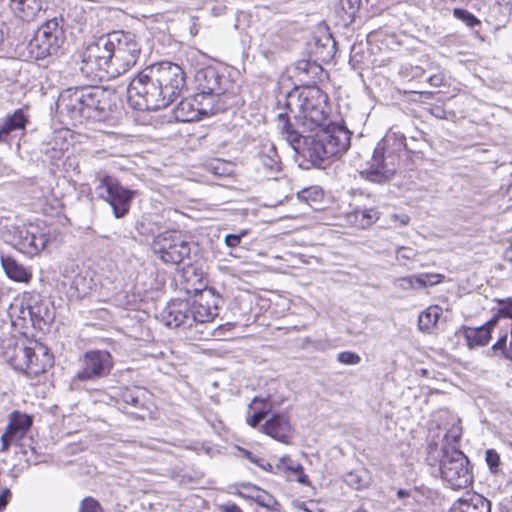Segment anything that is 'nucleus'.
<instances>
[{
  "label": "nucleus",
  "instance_id": "obj_56",
  "mask_svg": "<svg viewBox=\"0 0 512 512\" xmlns=\"http://www.w3.org/2000/svg\"><path fill=\"white\" fill-rule=\"evenodd\" d=\"M9 494L8 490L3 491V493L0 495V510L4 509L7 505V495Z\"/></svg>",
  "mask_w": 512,
  "mask_h": 512
},
{
  "label": "nucleus",
  "instance_id": "obj_33",
  "mask_svg": "<svg viewBox=\"0 0 512 512\" xmlns=\"http://www.w3.org/2000/svg\"><path fill=\"white\" fill-rule=\"evenodd\" d=\"M50 309L47 305L41 302L35 301L31 303V325L36 327L40 326L41 322L44 324L52 320Z\"/></svg>",
  "mask_w": 512,
  "mask_h": 512
},
{
  "label": "nucleus",
  "instance_id": "obj_60",
  "mask_svg": "<svg viewBox=\"0 0 512 512\" xmlns=\"http://www.w3.org/2000/svg\"><path fill=\"white\" fill-rule=\"evenodd\" d=\"M292 105H293V104H292V102H291V101H290V102H288V104H287V108L290 110V112L295 113L294 109L292 108Z\"/></svg>",
  "mask_w": 512,
  "mask_h": 512
},
{
  "label": "nucleus",
  "instance_id": "obj_11",
  "mask_svg": "<svg viewBox=\"0 0 512 512\" xmlns=\"http://www.w3.org/2000/svg\"><path fill=\"white\" fill-rule=\"evenodd\" d=\"M86 87H72L60 92L56 102V112L61 122L66 124L84 123Z\"/></svg>",
  "mask_w": 512,
  "mask_h": 512
},
{
  "label": "nucleus",
  "instance_id": "obj_59",
  "mask_svg": "<svg viewBox=\"0 0 512 512\" xmlns=\"http://www.w3.org/2000/svg\"><path fill=\"white\" fill-rule=\"evenodd\" d=\"M3 42V29H2V25L0 24V45L2 44Z\"/></svg>",
  "mask_w": 512,
  "mask_h": 512
},
{
  "label": "nucleus",
  "instance_id": "obj_19",
  "mask_svg": "<svg viewBox=\"0 0 512 512\" xmlns=\"http://www.w3.org/2000/svg\"><path fill=\"white\" fill-rule=\"evenodd\" d=\"M189 309V298L172 300L161 311V321L171 328H177L182 325L191 327L192 319Z\"/></svg>",
  "mask_w": 512,
  "mask_h": 512
},
{
  "label": "nucleus",
  "instance_id": "obj_4",
  "mask_svg": "<svg viewBox=\"0 0 512 512\" xmlns=\"http://www.w3.org/2000/svg\"><path fill=\"white\" fill-rule=\"evenodd\" d=\"M152 65L140 71L127 87V99L134 109L155 111L168 106Z\"/></svg>",
  "mask_w": 512,
  "mask_h": 512
},
{
  "label": "nucleus",
  "instance_id": "obj_23",
  "mask_svg": "<svg viewBox=\"0 0 512 512\" xmlns=\"http://www.w3.org/2000/svg\"><path fill=\"white\" fill-rule=\"evenodd\" d=\"M450 512H491V503L478 493H466L454 502Z\"/></svg>",
  "mask_w": 512,
  "mask_h": 512
},
{
  "label": "nucleus",
  "instance_id": "obj_50",
  "mask_svg": "<svg viewBox=\"0 0 512 512\" xmlns=\"http://www.w3.org/2000/svg\"><path fill=\"white\" fill-rule=\"evenodd\" d=\"M14 435L15 434L13 432H11V429H8V428L5 431V433L2 434V436H1V442H2L1 451L5 452L9 449Z\"/></svg>",
  "mask_w": 512,
  "mask_h": 512
},
{
  "label": "nucleus",
  "instance_id": "obj_9",
  "mask_svg": "<svg viewBox=\"0 0 512 512\" xmlns=\"http://www.w3.org/2000/svg\"><path fill=\"white\" fill-rule=\"evenodd\" d=\"M226 82L227 80L219 75L215 68L200 69L195 74L196 94L205 101L211 102V105L215 106L219 112L223 111L226 108L224 101Z\"/></svg>",
  "mask_w": 512,
  "mask_h": 512
},
{
  "label": "nucleus",
  "instance_id": "obj_41",
  "mask_svg": "<svg viewBox=\"0 0 512 512\" xmlns=\"http://www.w3.org/2000/svg\"><path fill=\"white\" fill-rule=\"evenodd\" d=\"M453 15L455 18L463 21L467 26L471 28L480 24V21L472 13L465 9L455 8L453 10Z\"/></svg>",
  "mask_w": 512,
  "mask_h": 512
},
{
  "label": "nucleus",
  "instance_id": "obj_22",
  "mask_svg": "<svg viewBox=\"0 0 512 512\" xmlns=\"http://www.w3.org/2000/svg\"><path fill=\"white\" fill-rule=\"evenodd\" d=\"M261 431L281 443L288 444L292 437L293 428L285 414L274 413L266 419L261 426Z\"/></svg>",
  "mask_w": 512,
  "mask_h": 512
},
{
  "label": "nucleus",
  "instance_id": "obj_7",
  "mask_svg": "<svg viewBox=\"0 0 512 512\" xmlns=\"http://www.w3.org/2000/svg\"><path fill=\"white\" fill-rule=\"evenodd\" d=\"M96 194L107 202L116 218H123L130 210L136 191L120 184L113 176L101 175L97 177Z\"/></svg>",
  "mask_w": 512,
  "mask_h": 512
},
{
  "label": "nucleus",
  "instance_id": "obj_39",
  "mask_svg": "<svg viewBox=\"0 0 512 512\" xmlns=\"http://www.w3.org/2000/svg\"><path fill=\"white\" fill-rule=\"evenodd\" d=\"M499 308L491 319H495V325L500 318H509L512 320V297L507 299H498Z\"/></svg>",
  "mask_w": 512,
  "mask_h": 512
},
{
  "label": "nucleus",
  "instance_id": "obj_43",
  "mask_svg": "<svg viewBox=\"0 0 512 512\" xmlns=\"http://www.w3.org/2000/svg\"><path fill=\"white\" fill-rule=\"evenodd\" d=\"M245 456L247 459H249L252 463L256 464L258 467L263 469L264 471L273 473L274 471V465L265 460L262 457H259L257 455H254L253 453L249 451H245Z\"/></svg>",
  "mask_w": 512,
  "mask_h": 512
},
{
  "label": "nucleus",
  "instance_id": "obj_37",
  "mask_svg": "<svg viewBox=\"0 0 512 512\" xmlns=\"http://www.w3.org/2000/svg\"><path fill=\"white\" fill-rule=\"evenodd\" d=\"M268 400V398L260 399L258 397H255L252 401L251 405H255L258 402H263L264 407L262 409H259L258 411H255L252 416L247 417V424L253 428L257 427L261 421L267 418L269 412H270V406L266 408L265 402Z\"/></svg>",
  "mask_w": 512,
  "mask_h": 512
},
{
  "label": "nucleus",
  "instance_id": "obj_32",
  "mask_svg": "<svg viewBox=\"0 0 512 512\" xmlns=\"http://www.w3.org/2000/svg\"><path fill=\"white\" fill-rule=\"evenodd\" d=\"M255 502L263 508L262 511L256 510L255 512H279L281 505L280 503L270 494L259 489L256 490V494L252 496Z\"/></svg>",
  "mask_w": 512,
  "mask_h": 512
},
{
  "label": "nucleus",
  "instance_id": "obj_13",
  "mask_svg": "<svg viewBox=\"0 0 512 512\" xmlns=\"http://www.w3.org/2000/svg\"><path fill=\"white\" fill-rule=\"evenodd\" d=\"M387 140L383 139L377 143L372 158L368 162V168L362 172L366 179L374 183H385L389 181L396 172V156L387 153Z\"/></svg>",
  "mask_w": 512,
  "mask_h": 512
},
{
  "label": "nucleus",
  "instance_id": "obj_58",
  "mask_svg": "<svg viewBox=\"0 0 512 512\" xmlns=\"http://www.w3.org/2000/svg\"><path fill=\"white\" fill-rule=\"evenodd\" d=\"M408 495H409V493H408L406 490H404V489H399V490L397 491V496H398V498H400V499L405 498V497H407Z\"/></svg>",
  "mask_w": 512,
  "mask_h": 512
},
{
  "label": "nucleus",
  "instance_id": "obj_48",
  "mask_svg": "<svg viewBox=\"0 0 512 512\" xmlns=\"http://www.w3.org/2000/svg\"><path fill=\"white\" fill-rule=\"evenodd\" d=\"M345 482L354 489H361L364 486V481L357 472H349L345 476Z\"/></svg>",
  "mask_w": 512,
  "mask_h": 512
},
{
  "label": "nucleus",
  "instance_id": "obj_21",
  "mask_svg": "<svg viewBox=\"0 0 512 512\" xmlns=\"http://www.w3.org/2000/svg\"><path fill=\"white\" fill-rule=\"evenodd\" d=\"M28 122L27 115L23 109H17L9 115L0 126V145L11 146L12 142L22 136Z\"/></svg>",
  "mask_w": 512,
  "mask_h": 512
},
{
  "label": "nucleus",
  "instance_id": "obj_46",
  "mask_svg": "<svg viewBox=\"0 0 512 512\" xmlns=\"http://www.w3.org/2000/svg\"><path fill=\"white\" fill-rule=\"evenodd\" d=\"M248 235V230H241L237 234H228L225 236L224 242L229 248H236L240 245L242 238Z\"/></svg>",
  "mask_w": 512,
  "mask_h": 512
},
{
  "label": "nucleus",
  "instance_id": "obj_29",
  "mask_svg": "<svg viewBox=\"0 0 512 512\" xmlns=\"http://www.w3.org/2000/svg\"><path fill=\"white\" fill-rule=\"evenodd\" d=\"M347 222L354 227L365 229L379 219V212L374 208L356 207L347 213Z\"/></svg>",
  "mask_w": 512,
  "mask_h": 512
},
{
  "label": "nucleus",
  "instance_id": "obj_49",
  "mask_svg": "<svg viewBox=\"0 0 512 512\" xmlns=\"http://www.w3.org/2000/svg\"><path fill=\"white\" fill-rule=\"evenodd\" d=\"M294 473L291 474L290 479H295L299 483L303 485H309V477L304 473V468L301 464H298V466H295Z\"/></svg>",
  "mask_w": 512,
  "mask_h": 512
},
{
  "label": "nucleus",
  "instance_id": "obj_12",
  "mask_svg": "<svg viewBox=\"0 0 512 512\" xmlns=\"http://www.w3.org/2000/svg\"><path fill=\"white\" fill-rule=\"evenodd\" d=\"M152 67L169 106L185 87V72L181 66L172 62H159L152 64Z\"/></svg>",
  "mask_w": 512,
  "mask_h": 512
},
{
  "label": "nucleus",
  "instance_id": "obj_30",
  "mask_svg": "<svg viewBox=\"0 0 512 512\" xmlns=\"http://www.w3.org/2000/svg\"><path fill=\"white\" fill-rule=\"evenodd\" d=\"M441 315H442L441 307H439L437 305L428 307L418 317L419 329L423 332L430 333L436 327V324Z\"/></svg>",
  "mask_w": 512,
  "mask_h": 512
},
{
  "label": "nucleus",
  "instance_id": "obj_3",
  "mask_svg": "<svg viewBox=\"0 0 512 512\" xmlns=\"http://www.w3.org/2000/svg\"><path fill=\"white\" fill-rule=\"evenodd\" d=\"M3 355L13 369L35 377L53 365V355L49 348L25 338L10 337L3 341Z\"/></svg>",
  "mask_w": 512,
  "mask_h": 512
},
{
  "label": "nucleus",
  "instance_id": "obj_1",
  "mask_svg": "<svg viewBox=\"0 0 512 512\" xmlns=\"http://www.w3.org/2000/svg\"><path fill=\"white\" fill-rule=\"evenodd\" d=\"M141 47L130 32L113 31L89 43L81 54V72L88 78H115L137 62Z\"/></svg>",
  "mask_w": 512,
  "mask_h": 512
},
{
  "label": "nucleus",
  "instance_id": "obj_15",
  "mask_svg": "<svg viewBox=\"0 0 512 512\" xmlns=\"http://www.w3.org/2000/svg\"><path fill=\"white\" fill-rule=\"evenodd\" d=\"M112 367V356L108 351H88L81 360V368L76 373L74 381H89L105 377L110 373Z\"/></svg>",
  "mask_w": 512,
  "mask_h": 512
},
{
  "label": "nucleus",
  "instance_id": "obj_54",
  "mask_svg": "<svg viewBox=\"0 0 512 512\" xmlns=\"http://www.w3.org/2000/svg\"><path fill=\"white\" fill-rule=\"evenodd\" d=\"M428 82L433 87H440L444 82V78L441 74H434L428 78Z\"/></svg>",
  "mask_w": 512,
  "mask_h": 512
},
{
  "label": "nucleus",
  "instance_id": "obj_16",
  "mask_svg": "<svg viewBox=\"0 0 512 512\" xmlns=\"http://www.w3.org/2000/svg\"><path fill=\"white\" fill-rule=\"evenodd\" d=\"M221 299L211 288L197 291L189 298L190 314L193 323H207L219 314Z\"/></svg>",
  "mask_w": 512,
  "mask_h": 512
},
{
  "label": "nucleus",
  "instance_id": "obj_53",
  "mask_svg": "<svg viewBox=\"0 0 512 512\" xmlns=\"http://www.w3.org/2000/svg\"><path fill=\"white\" fill-rule=\"evenodd\" d=\"M460 438L459 429H451L448 433L445 434V440L448 444L456 443Z\"/></svg>",
  "mask_w": 512,
  "mask_h": 512
},
{
  "label": "nucleus",
  "instance_id": "obj_2",
  "mask_svg": "<svg viewBox=\"0 0 512 512\" xmlns=\"http://www.w3.org/2000/svg\"><path fill=\"white\" fill-rule=\"evenodd\" d=\"M278 127L294 151L314 166H321L324 160L339 156L350 147L351 133L339 124L333 123L314 134L301 136L292 129L288 115L280 113Z\"/></svg>",
  "mask_w": 512,
  "mask_h": 512
},
{
  "label": "nucleus",
  "instance_id": "obj_47",
  "mask_svg": "<svg viewBox=\"0 0 512 512\" xmlns=\"http://www.w3.org/2000/svg\"><path fill=\"white\" fill-rule=\"evenodd\" d=\"M485 460L492 472H496L500 464V456L494 449H488L485 453Z\"/></svg>",
  "mask_w": 512,
  "mask_h": 512
},
{
  "label": "nucleus",
  "instance_id": "obj_45",
  "mask_svg": "<svg viewBox=\"0 0 512 512\" xmlns=\"http://www.w3.org/2000/svg\"><path fill=\"white\" fill-rule=\"evenodd\" d=\"M79 512H104L101 505L95 499L86 497L82 500Z\"/></svg>",
  "mask_w": 512,
  "mask_h": 512
},
{
  "label": "nucleus",
  "instance_id": "obj_42",
  "mask_svg": "<svg viewBox=\"0 0 512 512\" xmlns=\"http://www.w3.org/2000/svg\"><path fill=\"white\" fill-rule=\"evenodd\" d=\"M337 361L344 365H358L361 362V357L352 351H342L337 355Z\"/></svg>",
  "mask_w": 512,
  "mask_h": 512
},
{
  "label": "nucleus",
  "instance_id": "obj_52",
  "mask_svg": "<svg viewBox=\"0 0 512 512\" xmlns=\"http://www.w3.org/2000/svg\"><path fill=\"white\" fill-rule=\"evenodd\" d=\"M414 256H415V252H414V250H412V249H410V248L401 247V248L397 251V257H398L399 259H406V260H410V259H412Z\"/></svg>",
  "mask_w": 512,
  "mask_h": 512
},
{
  "label": "nucleus",
  "instance_id": "obj_51",
  "mask_svg": "<svg viewBox=\"0 0 512 512\" xmlns=\"http://www.w3.org/2000/svg\"><path fill=\"white\" fill-rule=\"evenodd\" d=\"M506 343H507V334L500 337L497 342L492 346V350L497 352L501 351V354L505 357L506 354Z\"/></svg>",
  "mask_w": 512,
  "mask_h": 512
},
{
  "label": "nucleus",
  "instance_id": "obj_8",
  "mask_svg": "<svg viewBox=\"0 0 512 512\" xmlns=\"http://www.w3.org/2000/svg\"><path fill=\"white\" fill-rule=\"evenodd\" d=\"M310 95L297 98L298 111L294 114L295 119L308 131H317L326 128L332 123L329 122L327 113L324 110L321 93L318 89L309 91Z\"/></svg>",
  "mask_w": 512,
  "mask_h": 512
},
{
  "label": "nucleus",
  "instance_id": "obj_62",
  "mask_svg": "<svg viewBox=\"0 0 512 512\" xmlns=\"http://www.w3.org/2000/svg\"><path fill=\"white\" fill-rule=\"evenodd\" d=\"M506 354H512V338L510 341L509 349L506 351Z\"/></svg>",
  "mask_w": 512,
  "mask_h": 512
},
{
  "label": "nucleus",
  "instance_id": "obj_40",
  "mask_svg": "<svg viewBox=\"0 0 512 512\" xmlns=\"http://www.w3.org/2000/svg\"><path fill=\"white\" fill-rule=\"evenodd\" d=\"M362 0H340V6L349 22H353L356 14L360 10Z\"/></svg>",
  "mask_w": 512,
  "mask_h": 512
},
{
  "label": "nucleus",
  "instance_id": "obj_35",
  "mask_svg": "<svg viewBox=\"0 0 512 512\" xmlns=\"http://www.w3.org/2000/svg\"><path fill=\"white\" fill-rule=\"evenodd\" d=\"M322 198L323 190L319 186H311L298 192V199L307 203L308 205L318 203L322 200Z\"/></svg>",
  "mask_w": 512,
  "mask_h": 512
},
{
  "label": "nucleus",
  "instance_id": "obj_20",
  "mask_svg": "<svg viewBox=\"0 0 512 512\" xmlns=\"http://www.w3.org/2000/svg\"><path fill=\"white\" fill-rule=\"evenodd\" d=\"M64 284L69 285L73 290L72 296L77 298L85 297L93 288V279L88 271H83L75 263L65 265L62 270Z\"/></svg>",
  "mask_w": 512,
  "mask_h": 512
},
{
  "label": "nucleus",
  "instance_id": "obj_26",
  "mask_svg": "<svg viewBox=\"0 0 512 512\" xmlns=\"http://www.w3.org/2000/svg\"><path fill=\"white\" fill-rule=\"evenodd\" d=\"M12 13L23 21H32L43 9V0H9Z\"/></svg>",
  "mask_w": 512,
  "mask_h": 512
},
{
  "label": "nucleus",
  "instance_id": "obj_5",
  "mask_svg": "<svg viewBox=\"0 0 512 512\" xmlns=\"http://www.w3.org/2000/svg\"><path fill=\"white\" fill-rule=\"evenodd\" d=\"M7 241L21 253L38 255L57 240V234L44 223L12 226L6 233Z\"/></svg>",
  "mask_w": 512,
  "mask_h": 512
},
{
  "label": "nucleus",
  "instance_id": "obj_24",
  "mask_svg": "<svg viewBox=\"0 0 512 512\" xmlns=\"http://www.w3.org/2000/svg\"><path fill=\"white\" fill-rule=\"evenodd\" d=\"M442 276L433 273H421L395 279L394 286L402 291L432 286L441 282Z\"/></svg>",
  "mask_w": 512,
  "mask_h": 512
},
{
  "label": "nucleus",
  "instance_id": "obj_44",
  "mask_svg": "<svg viewBox=\"0 0 512 512\" xmlns=\"http://www.w3.org/2000/svg\"><path fill=\"white\" fill-rule=\"evenodd\" d=\"M140 394H143V390L138 388L134 390H127L122 395L123 401L134 407H138L141 404Z\"/></svg>",
  "mask_w": 512,
  "mask_h": 512
},
{
  "label": "nucleus",
  "instance_id": "obj_14",
  "mask_svg": "<svg viewBox=\"0 0 512 512\" xmlns=\"http://www.w3.org/2000/svg\"><path fill=\"white\" fill-rule=\"evenodd\" d=\"M62 42V28L57 18H53L38 28L30 42V48L32 52H35L36 58H45L56 54Z\"/></svg>",
  "mask_w": 512,
  "mask_h": 512
},
{
  "label": "nucleus",
  "instance_id": "obj_25",
  "mask_svg": "<svg viewBox=\"0 0 512 512\" xmlns=\"http://www.w3.org/2000/svg\"><path fill=\"white\" fill-rule=\"evenodd\" d=\"M8 315L11 324L17 329H24L31 324V300L16 299L10 304Z\"/></svg>",
  "mask_w": 512,
  "mask_h": 512
},
{
  "label": "nucleus",
  "instance_id": "obj_18",
  "mask_svg": "<svg viewBox=\"0 0 512 512\" xmlns=\"http://www.w3.org/2000/svg\"><path fill=\"white\" fill-rule=\"evenodd\" d=\"M84 122L103 120L109 108L108 92L99 86H86Z\"/></svg>",
  "mask_w": 512,
  "mask_h": 512
},
{
  "label": "nucleus",
  "instance_id": "obj_27",
  "mask_svg": "<svg viewBox=\"0 0 512 512\" xmlns=\"http://www.w3.org/2000/svg\"><path fill=\"white\" fill-rule=\"evenodd\" d=\"M1 264L7 277L13 281L28 283L32 278V271L9 255H1Z\"/></svg>",
  "mask_w": 512,
  "mask_h": 512
},
{
  "label": "nucleus",
  "instance_id": "obj_17",
  "mask_svg": "<svg viewBox=\"0 0 512 512\" xmlns=\"http://www.w3.org/2000/svg\"><path fill=\"white\" fill-rule=\"evenodd\" d=\"M219 111L211 102L205 101L196 93L192 97L183 99L175 108L174 116L179 122H192L202 116L213 115Z\"/></svg>",
  "mask_w": 512,
  "mask_h": 512
},
{
  "label": "nucleus",
  "instance_id": "obj_31",
  "mask_svg": "<svg viewBox=\"0 0 512 512\" xmlns=\"http://www.w3.org/2000/svg\"><path fill=\"white\" fill-rule=\"evenodd\" d=\"M258 161L267 177L280 170L279 157L274 147H270L267 153H260L258 155Z\"/></svg>",
  "mask_w": 512,
  "mask_h": 512
},
{
  "label": "nucleus",
  "instance_id": "obj_34",
  "mask_svg": "<svg viewBox=\"0 0 512 512\" xmlns=\"http://www.w3.org/2000/svg\"><path fill=\"white\" fill-rule=\"evenodd\" d=\"M32 425V418L26 414L14 412L11 416V421L8 425V429L14 434L18 431L25 433Z\"/></svg>",
  "mask_w": 512,
  "mask_h": 512
},
{
  "label": "nucleus",
  "instance_id": "obj_28",
  "mask_svg": "<svg viewBox=\"0 0 512 512\" xmlns=\"http://www.w3.org/2000/svg\"><path fill=\"white\" fill-rule=\"evenodd\" d=\"M495 326V319L488 320L485 324L476 328H466L464 331L465 340L470 348L485 346L491 339V331Z\"/></svg>",
  "mask_w": 512,
  "mask_h": 512
},
{
  "label": "nucleus",
  "instance_id": "obj_6",
  "mask_svg": "<svg viewBox=\"0 0 512 512\" xmlns=\"http://www.w3.org/2000/svg\"><path fill=\"white\" fill-rule=\"evenodd\" d=\"M441 478L452 489L467 488L473 481L470 461L460 450L443 446L439 461Z\"/></svg>",
  "mask_w": 512,
  "mask_h": 512
},
{
  "label": "nucleus",
  "instance_id": "obj_57",
  "mask_svg": "<svg viewBox=\"0 0 512 512\" xmlns=\"http://www.w3.org/2000/svg\"><path fill=\"white\" fill-rule=\"evenodd\" d=\"M504 258L505 260L512 262V245H509V247L505 250Z\"/></svg>",
  "mask_w": 512,
  "mask_h": 512
},
{
  "label": "nucleus",
  "instance_id": "obj_55",
  "mask_svg": "<svg viewBox=\"0 0 512 512\" xmlns=\"http://www.w3.org/2000/svg\"><path fill=\"white\" fill-rule=\"evenodd\" d=\"M220 512H243L235 503H228L220 507Z\"/></svg>",
  "mask_w": 512,
  "mask_h": 512
},
{
  "label": "nucleus",
  "instance_id": "obj_63",
  "mask_svg": "<svg viewBox=\"0 0 512 512\" xmlns=\"http://www.w3.org/2000/svg\"><path fill=\"white\" fill-rule=\"evenodd\" d=\"M511 447H512V444H511Z\"/></svg>",
  "mask_w": 512,
  "mask_h": 512
},
{
  "label": "nucleus",
  "instance_id": "obj_10",
  "mask_svg": "<svg viewBox=\"0 0 512 512\" xmlns=\"http://www.w3.org/2000/svg\"><path fill=\"white\" fill-rule=\"evenodd\" d=\"M152 249L163 262L171 264L181 263L190 253L189 243L177 230H167L156 235Z\"/></svg>",
  "mask_w": 512,
  "mask_h": 512
},
{
  "label": "nucleus",
  "instance_id": "obj_36",
  "mask_svg": "<svg viewBox=\"0 0 512 512\" xmlns=\"http://www.w3.org/2000/svg\"><path fill=\"white\" fill-rule=\"evenodd\" d=\"M299 463L294 462L290 457L283 456L274 465L273 474L284 475L287 478H291V474L295 471V466Z\"/></svg>",
  "mask_w": 512,
  "mask_h": 512
},
{
  "label": "nucleus",
  "instance_id": "obj_38",
  "mask_svg": "<svg viewBox=\"0 0 512 512\" xmlns=\"http://www.w3.org/2000/svg\"><path fill=\"white\" fill-rule=\"evenodd\" d=\"M295 70L297 73L308 77H315L321 72L322 68L316 62L310 60H300L296 63Z\"/></svg>",
  "mask_w": 512,
  "mask_h": 512
},
{
  "label": "nucleus",
  "instance_id": "obj_61",
  "mask_svg": "<svg viewBox=\"0 0 512 512\" xmlns=\"http://www.w3.org/2000/svg\"><path fill=\"white\" fill-rule=\"evenodd\" d=\"M502 512H512V504L510 506H506Z\"/></svg>",
  "mask_w": 512,
  "mask_h": 512
}]
</instances>
